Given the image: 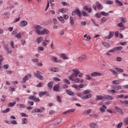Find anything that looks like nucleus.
<instances>
[{
	"mask_svg": "<svg viewBox=\"0 0 128 128\" xmlns=\"http://www.w3.org/2000/svg\"><path fill=\"white\" fill-rule=\"evenodd\" d=\"M46 96H50V94L48 92H40L38 93V95L40 98H42V96H46Z\"/></svg>",
	"mask_w": 128,
	"mask_h": 128,
	"instance_id": "obj_8",
	"label": "nucleus"
},
{
	"mask_svg": "<svg viewBox=\"0 0 128 128\" xmlns=\"http://www.w3.org/2000/svg\"><path fill=\"white\" fill-rule=\"evenodd\" d=\"M114 36V32H109L108 36L106 37V40H110Z\"/></svg>",
	"mask_w": 128,
	"mask_h": 128,
	"instance_id": "obj_10",
	"label": "nucleus"
},
{
	"mask_svg": "<svg viewBox=\"0 0 128 128\" xmlns=\"http://www.w3.org/2000/svg\"><path fill=\"white\" fill-rule=\"evenodd\" d=\"M104 100H114V98L112 96H110V95H105L104 96Z\"/></svg>",
	"mask_w": 128,
	"mask_h": 128,
	"instance_id": "obj_13",
	"label": "nucleus"
},
{
	"mask_svg": "<svg viewBox=\"0 0 128 128\" xmlns=\"http://www.w3.org/2000/svg\"><path fill=\"white\" fill-rule=\"evenodd\" d=\"M85 94H84V92L82 93H77L76 96H79V98H81L82 100H84V96Z\"/></svg>",
	"mask_w": 128,
	"mask_h": 128,
	"instance_id": "obj_19",
	"label": "nucleus"
},
{
	"mask_svg": "<svg viewBox=\"0 0 128 128\" xmlns=\"http://www.w3.org/2000/svg\"><path fill=\"white\" fill-rule=\"evenodd\" d=\"M84 10H86V11L88 12H92V8L86 6L84 7Z\"/></svg>",
	"mask_w": 128,
	"mask_h": 128,
	"instance_id": "obj_22",
	"label": "nucleus"
},
{
	"mask_svg": "<svg viewBox=\"0 0 128 128\" xmlns=\"http://www.w3.org/2000/svg\"><path fill=\"white\" fill-rule=\"evenodd\" d=\"M34 28L38 36H42L44 34H48L50 31L46 28L42 29V26L40 25L36 24L34 26Z\"/></svg>",
	"mask_w": 128,
	"mask_h": 128,
	"instance_id": "obj_1",
	"label": "nucleus"
},
{
	"mask_svg": "<svg viewBox=\"0 0 128 128\" xmlns=\"http://www.w3.org/2000/svg\"><path fill=\"white\" fill-rule=\"evenodd\" d=\"M73 73L71 76H70L68 78H76L78 74L80 73V72L77 68L73 69L72 70Z\"/></svg>",
	"mask_w": 128,
	"mask_h": 128,
	"instance_id": "obj_2",
	"label": "nucleus"
},
{
	"mask_svg": "<svg viewBox=\"0 0 128 128\" xmlns=\"http://www.w3.org/2000/svg\"><path fill=\"white\" fill-rule=\"evenodd\" d=\"M64 81L65 84H70V82L68 79H64Z\"/></svg>",
	"mask_w": 128,
	"mask_h": 128,
	"instance_id": "obj_57",
	"label": "nucleus"
},
{
	"mask_svg": "<svg viewBox=\"0 0 128 128\" xmlns=\"http://www.w3.org/2000/svg\"><path fill=\"white\" fill-rule=\"evenodd\" d=\"M75 110L74 109H70L69 110H68L66 112H64L62 113V114H70V112H75Z\"/></svg>",
	"mask_w": 128,
	"mask_h": 128,
	"instance_id": "obj_15",
	"label": "nucleus"
},
{
	"mask_svg": "<svg viewBox=\"0 0 128 128\" xmlns=\"http://www.w3.org/2000/svg\"><path fill=\"white\" fill-rule=\"evenodd\" d=\"M115 2H116V6H124V4H122V2H120L118 0H116Z\"/></svg>",
	"mask_w": 128,
	"mask_h": 128,
	"instance_id": "obj_20",
	"label": "nucleus"
},
{
	"mask_svg": "<svg viewBox=\"0 0 128 128\" xmlns=\"http://www.w3.org/2000/svg\"><path fill=\"white\" fill-rule=\"evenodd\" d=\"M76 77H68V80L72 82H74L76 84L80 82V78H75Z\"/></svg>",
	"mask_w": 128,
	"mask_h": 128,
	"instance_id": "obj_7",
	"label": "nucleus"
},
{
	"mask_svg": "<svg viewBox=\"0 0 128 128\" xmlns=\"http://www.w3.org/2000/svg\"><path fill=\"white\" fill-rule=\"evenodd\" d=\"M106 4H114V2L112 0H106Z\"/></svg>",
	"mask_w": 128,
	"mask_h": 128,
	"instance_id": "obj_56",
	"label": "nucleus"
},
{
	"mask_svg": "<svg viewBox=\"0 0 128 128\" xmlns=\"http://www.w3.org/2000/svg\"><path fill=\"white\" fill-rule=\"evenodd\" d=\"M16 102H10L8 104V106H10V108H12V106H16Z\"/></svg>",
	"mask_w": 128,
	"mask_h": 128,
	"instance_id": "obj_32",
	"label": "nucleus"
},
{
	"mask_svg": "<svg viewBox=\"0 0 128 128\" xmlns=\"http://www.w3.org/2000/svg\"><path fill=\"white\" fill-rule=\"evenodd\" d=\"M36 42H37L38 44H40V42H42V37L40 36V37L36 39Z\"/></svg>",
	"mask_w": 128,
	"mask_h": 128,
	"instance_id": "obj_38",
	"label": "nucleus"
},
{
	"mask_svg": "<svg viewBox=\"0 0 128 128\" xmlns=\"http://www.w3.org/2000/svg\"><path fill=\"white\" fill-rule=\"evenodd\" d=\"M96 4L97 6V8H98V10H102V6L100 3V2H98V1L96 2Z\"/></svg>",
	"mask_w": 128,
	"mask_h": 128,
	"instance_id": "obj_17",
	"label": "nucleus"
},
{
	"mask_svg": "<svg viewBox=\"0 0 128 128\" xmlns=\"http://www.w3.org/2000/svg\"><path fill=\"white\" fill-rule=\"evenodd\" d=\"M60 56L62 58V60H68V55L62 54H60Z\"/></svg>",
	"mask_w": 128,
	"mask_h": 128,
	"instance_id": "obj_16",
	"label": "nucleus"
},
{
	"mask_svg": "<svg viewBox=\"0 0 128 128\" xmlns=\"http://www.w3.org/2000/svg\"><path fill=\"white\" fill-rule=\"evenodd\" d=\"M26 80H28V76H26L22 79V84H26Z\"/></svg>",
	"mask_w": 128,
	"mask_h": 128,
	"instance_id": "obj_27",
	"label": "nucleus"
},
{
	"mask_svg": "<svg viewBox=\"0 0 128 128\" xmlns=\"http://www.w3.org/2000/svg\"><path fill=\"white\" fill-rule=\"evenodd\" d=\"M108 92L110 94H116V90H108Z\"/></svg>",
	"mask_w": 128,
	"mask_h": 128,
	"instance_id": "obj_60",
	"label": "nucleus"
},
{
	"mask_svg": "<svg viewBox=\"0 0 128 128\" xmlns=\"http://www.w3.org/2000/svg\"><path fill=\"white\" fill-rule=\"evenodd\" d=\"M61 4H62V6H70V4L68 3L64 2H62Z\"/></svg>",
	"mask_w": 128,
	"mask_h": 128,
	"instance_id": "obj_62",
	"label": "nucleus"
},
{
	"mask_svg": "<svg viewBox=\"0 0 128 128\" xmlns=\"http://www.w3.org/2000/svg\"><path fill=\"white\" fill-rule=\"evenodd\" d=\"M76 14L80 18L82 16V12L80 10V9H76L75 10Z\"/></svg>",
	"mask_w": 128,
	"mask_h": 128,
	"instance_id": "obj_28",
	"label": "nucleus"
},
{
	"mask_svg": "<svg viewBox=\"0 0 128 128\" xmlns=\"http://www.w3.org/2000/svg\"><path fill=\"white\" fill-rule=\"evenodd\" d=\"M28 98L29 100H32L34 102H40V98L36 97V96H31L28 97Z\"/></svg>",
	"mask_w": 128,
	"mask_h": 128,
	"instance_id": "obj_5",
	"label": "nucleus"
},
{
	"mask_svg": "<svg viewBox=\"0 0 128 128\" xmlns=\"http://www.w3.org/2000/svg\"><path fill=\"white\" fill-rule=\"evenodd\" d=\"M32 114H36V112H42V110L38 108H34L32 111Z\"/></svg>",
	"mask_w": 128,
	"mask_h": 128,
	"instance_id": "obj_11",
	"label": "nucleus"
},
{
	"mask_svg": "<svg viewBox=\"0 0 128 128\" xmlns=\"http://www.w3.org/2000/svg\"><path fill=\"white\" fill-rule=\"evenodd\" d=\"M86 60V56L84 54L82 55L78 58V62H84Z\"/></svg>",
	"mask_w": 128,
	"mask_h": 128,
	"instance_id": "obj_6",
	"label": "nucleus"
},
{
	"mask_svg": "<svg viewBox=\"0 0 128 128\" xmlns=\"http://www.w3.org/2000/svg\"><path fill=\"white\" fill-rule=\"evenodd\" d=\"M123 122L125 126H128V117L124 118Z\"/></svg>",
	"mask_w": 128,
	"mask_h": 128,
	"instance_id": "obj_34",
	"label": "nucleus"
},
{
	"mask_svg": "<svg viewBox=\"0 0 128 128\" xmlns=\"http://www.w3.org/2000/svg\"><path fill=\"white\" fill-rule=\"evenodd\" d=\"M122 126V122H120L117 124V128H120Z\"/></svg>",
	"mask_w": 128,
	"mask_h": 128,
	"instance_id": "obj_64",
	"label": "nucleus"
},
{
	"mask_svg": "<svg viewBox=\"0 0 128 128\" xmlns=\"http://www.w3.org/2000/svg\"><path fill=\"white\" fill-rule=\"evenodd\" d=\"M90 92H92V91H90V90H84V92H83V94H90Z\"/></svg>",
	"mask_w": 128,
	"mask_h": 128,
	"instance_id": "obj_37",
	"label": "nucleus"
},
{
	"mask_svg": "<svg viewBox=\"0 0 128 128\" xmlns=\"http://www.w3.org/2000/svg\"><path fill=\"white\" fill-rule=\"evenodd\" d=\"M92 94H86V95H85L84 100H88V98H92Z\"/></svg>",
	"mask_w": 128,
	"mask_h": 128,
	"instance_id": "obj_25",
	"label": "nucleus"
},
{
	"mask_svg": "<svg viewBox=\"0 0 128 128\" xmlns=\"http://www.w3.org/2000/svg\"><path fill=\"white\" fill-rule=\"evenodd\" d=\"M38 50L39 52H42L44 50V46H40L38 48Z\"/></svg>",
	"mask_w": 128,
	"mask_h": 128,
	"instance_id": "obj_54",
	"label": "nucleus"
},
{
	"mask_svg": "<svg viewBox=\"0 0 128 128\" xmlns=\"http://www.w3.org/2000/svg\"><path fill=\"white\" fill-rule=\"evenodd\" d=\"M10 110V108H7L6 110H2V114H6V112H8Z\"/></svg>",
	"mask_w": 128,
	"mask_h": 128,
	"instance_id": "obj_51",
	"label": "nucleus"
},
{
	"mask_svg": "<svg viewBox=\"0 0 128 128\" xmlns=\"http://www.w3.org/2000/svg\"><path fill=\"white\" fill-rule=\"evenodd\" d=\"M53 88L56 92H58L60 88V86L58 84H56L54 87Z\"/></svg>",
	"mask_w": 128,
	"mask_h": 128,
	"instance_id": "obj_43",
	"label": "nucleus"
},
{
	"mask_svg": "<svg viewBox=\"0 0 128 128\" xmlns=\"http://www.w3.org/2000/svg\"><path fill=\"white\" fill-rule=\"evenodd\" d=\"M28 24V22L26 20H22L20 22V26H26Z\"/></svg>",
	"mask_w": 128,
	"mask_h": 128,
	"instance_id": "obj_18",
	"label": "nucleus"
},
{
	"mask_svg": "<svg viewBox=\"0 0 128 128\" xmlns=\"http://www.w3.org/2000/svg\"><path fill=\"white\" fill-rule=\"evenodd\" d=\"M90 126L92 128H94L96 126V123H91L90 124Z\"/></svg>",
	"mask_w": 128,
	"mask_h": 128,
	"instance_id": "obj_50",
	"label": "nucleus"
},
{
	"mask_svg": "<svg viewBox=\"0 0 128 128\" xmlns=\"http://www.w3.org/2000/svg\"><path fill=\"white\" fill-rule=\"evenodd\" d=\"M115 50L116 51L122 50V46L115 47Z\"/></svg>",
	"mask_w": 128,
	"mask_h": 128,
	"instance_id": "obj_52",
	"label": "nucleus"
},
{
	"mask_svg": "<svg viewBox=\"0 0 128 128\" xmlns=\"http://www.w3.org/2000/svg\"><path fill=\"white\" fill-rule=\"evenodd\" d=\"M20 108H26V106L24 105V104H20Z\"/></svg>",
	"mask_w": 128,
	"mask_h": 128,
	"instance_id": "obj_61",
	"label": "nucleus"
},
{
	"mask_svg": "<svg viewBox=\"0 0 128 128\" xmlns=\"http://www.w3.org/2000/svg\"><path fill=\"white\" fill-rule=\"evenodd\" d=\"M22 124H26L28 122V119L26 118H22Z\"/></svg>",
	"mask_w": 128,
	"mask_h": 128,
	"instance_id": "obj_41",
	"label": "nucleus"
},
{
	"mask_svg": "<svg viewBox=\"0 0 128 128\" xmlns=\"http://www.w3.org/2000/svg\"><path fill=\"white\" fill-rule=\"evenodd\" d=\"M96 100H104V96H102V95H97L96 98Z\"/></svg>",
	"mask_w": 128,
	"mask_h": 128,
	"instance_id": "obj_12",
	"label": "nucleus"
},
{
	"mask_svg": "<svg viewBox=\"0 0 128 128\" xmlns=\"http://www.w3.org/2000/svg\"><path fill=\"white\" fill-rule=\"evenodd\" d=\"M117 26H118V28H124V23H122V22H121L117 24Z\"/></svg>",
	"mask_w": 128,
	"mask_h": 128,
	"instance_id": "obj_42",
	"label": "nucleus"
},
{
	"mask_svg": "<svg viewBox=\"0 0 128 128\" xmlns=\"http://www.w3.org/2000/svg\"><path fill=\"white\" fill-rule=\"evenodd\" d=\"M113 88H114V90H118L122 89V87L120 85H114L113 86Z\"/></svg>",
	"mask_w": 128,
	"mask_h": 128,
	"instance_id": "obj_24",
	"label": "nucleus"
},
{
	"mask_svg": "<svg viewBox=\"0 0 128 128\" xmlns=\"http://www.w3.org/2000/svg\"><path fill=\"white\" fill-rule=\"evenodd\" d=\"M102 76V74L98 72H92L90 74V76L92 78H94L95 76Z\"/></svg>",
	"mask_w": 128,
	"mask_h": 128,
	"instance_id": "obj_4",
	"label": "nucleus"
},
{
	"mask_svg": "<svg viewBox=\"0 0 128 128\" xmlns=\"http://www.w3.org/2000/svg\"><path fill=\"white\" fill-rule=\"evenodd\" d=\"M52 72H58V68H54L52 69H51Z\"/></svg>",
	"mask_w": 128,
	"mask_h": 128,
	"instance_id": "obj_48",
	"label": "nucleus"
},
{
	"mask_svg": "<svg viewBox=\"0 0 128 128\" xmlns=\"http://www.w3.org/2000/svg\"><path fill=\"white\" fill-rule=\"evenodd\" d=\"M120 102H121V104H128V100H126L124 101H122V100H120Z\"/></svg>",
	"mask_w": 128,
	"mask_h": 128,
	"instance_id": "obj_44",
	"label": "nucleus"
},
{
	"mask_svg": "<svg viewBox=\"0 0 128 128\" xmlns=\"http://www.w3.org/2000/svg\"><path fill=\"white\" fill-rule=\"evenodd\" d=\"M108 18H106L103 17L100 20L101 24H104V22H106Z\"/></svg>",
	"mask_w": 128,
	"mask_h": 128,
	"instance_id": "obj_36",
	"label": "nucleus"
},
{
	"mask_svg": "<svg viewBox=\"0 0 128 128\" xmlns=\"http://www.w3.org/2000/svg\"><path fill=\"white\" fill-rule=\"evenodd\" d=\"M121 20V22H122V24H126V22H128V20H126V18H120Z\"/></svg>",
	"mask_w": 128,
	"mask_h": 128,
	"instance_id": "obj_33",
	"label": "nucleus"
},
{
	"mask_svg": "<svg viewBox=\"0 0 128 128\" xmlns=\"http://www.w3.org/2000/svg\"><path fill=\"white\" fill-rule=\"evenodd\" d=\"M48 86L50 88H52V82H49L48 84Z\"/></svg>",
	"mask_w": 128,
	"mask_h": 128,
	"instance_id": "obj_53",
	"label": "nucleus"
},
{
	"mask_svg": "<svg viewBox=\"0 0 128 128\" xmlns=\"http://www.w3.org/2000/svg\"><path fill=\"white\" fill-rule=\"evenodd\" d=\"M52 62H58V57L53 56L52 58Z\"/></svg>",
	"mask_w": 128,
	"mask_h": 128,
	"instance_id": "obj_31",
	"label": "nucleus"
},
{
	"mask_svg": "<svg viewBox=\"0 0 128 128\" xmlns=\"http://www.w3.org/2000/svg\"><path fill=\"white\" fill-rule=\"evenodd\" d=\"M66 92H67V94H68L69 96H76V94H74V92L70 91V90H66Z\"/></svg>",
	"mask_w": 128,
	"mask_h": 128,
	"instance_id": "obj_26",
	"label": "nucleus"
},
{
	"mask_svg": "<svg viewBox=\"0 0 128 128\" xmlns=\"http://www.w3.org/2000/svg\"><path fill=\"white\" fill-rule=\"evenodd\" d=\"M58 20L62 22V24H64V18L62 16L58 17Z\"/></svg>",
	"mask_w": 128,
	"mask_h": 128,
	"instance_id": "obj_35",
	"label": "nucleus"
},
{
	"mask_svg": "<svg viewBox=\"0 0 128 128\" xmlns=\"http://www.w3.org/2000/svg\"><path fill=\"white\" fill-rule=\"evenodd\" d=\"M52 21L53 22L54 24H58V20H56V18H53Z\"/></svg>",
	"mask_w": 128,
	"mask_h": 128,
	"instance_id": "obj_59",
	"label": "nucleus"
},
{
	"mask_svg": "<svg viewBox=\"0 0 128 128\" xmlns=\"http://www.w3.org/2000/svg\"><path fill=\"white\" fill-rule=\"evenodd\" d=\"M15 38H22V35L20 34V33H18L15 36Z\"/></svg>",
	"mask_w": 128,
	"mask_h": 128,
	"instance_id": "obj_55",
	"label": "nucleus"
},
{
	"mask_svg": "<svg viewBox=\"0 0 128 128\" xmlns=\"http://www.w3.org/2000/svg\"><path fill=\"white\" fill-rule=\"evenodd\" d=\"M4 48L8 54H12V50L8 48L7 46L5 47Z\"/></svg>",
	"mask_w": 128,
	"mask_h": 128,
	"instance_id": "obj_47",
	"label": "nucleus"
},
{
	"mask_svg": "<svg viewBox=\"0 0 128 128\" xmlns=\"http://www.w3.org/2000/svg\"><path fill=\"white\" fill-rule=\"evenodd\" d=\"M116 52V48H114L112 49V50H109V52L114 53V52Z\"/></svg>",
	"mask_w": 128,
	"mask_h": 128,
	"instance_id": "obj_63",
	"label": "nucleus"
},
{
	"mask_svg": "<svg viewBox=\"0 0 128 128\" xmlns=\"http://www.w3.org/2000/svg\"><path fill=\"white\" fill-rule=\"evenodd\" d=\"M86 78L87 80H92L90 75H86Z\"/></svg>",
	"mask_w": 128,
	"mask_h": 128,
	"instance_id": "obj_45",
	"label": "nucleus"
},
{
	"mask_svg": "<svg viewBox=\"0 0 128 128\" xmlns=\"http://www.w3.org/2000/svg\"><path fill=\"white\" fill-rule=\"evenodd\" d=\"M34 74L36 78H37L39 80H44V76L41 75L42 72H40V71H36V72L34 73Z\"/></svg>",
	"mask_w": 128,
	"mask_h": 128,
	"instance_id": "obj_3",
	"label": "nucleus"
},
{
	"mask_svg": "<svg viewBox=\"0 0 128 128\" xmlns=\"http://www.w3.org/2000/svg\"><path fill=\"white\" fill-rule=\"evenodd\" d=\"M115 109L117 110L118 112H122V109L118 108V106H115Z\"/></svg>",
	"mask_w": 128,
	"mask_h": 128,
	"instance_id": "obj_46",
	"label": "nucleus"
},
{
	"mask_svg": "<svg viewBox=\"0 0 128 128\" xmlns=\"http://www.w3.org/2000/svg\"><path fill=\"white\" fill-rule=\"evenodd\" d=\"M56 100L58 102H62V96H57Z\"/></svg>",
	"mask_w": 128,
	"mask_h": 128,
	"instance_id": "obj_49",
	"label": "nucleus"
},
{
	"mask_svg": "<svg viewBox=\"0 0 128 128\" xmlns=\"http://www.w3.org/2000/svg\"><path fill=\"white\" fill-rule=\"evenodd\" d=\"M44 24L46 26H50L52 24V19H49L46 21L44 22Z\"/></svg>",
	"mask_w": 128,
	"mask_h": 128,
	"instance_id": "obj_14",
	"label": "nucleus"
},
{
	"mask_svg": "<svg viewBox=\"0 0 128 128\" xmlns=\"http://www.w3.org/2000/svg\"><path fill=\"white\" fill-rule=\"evenodd\" d=\"M115 70L118 72H124V70L120 68H115Z\"/></svg>",
	"mask_w": 128,
	"mask_h": 128,
	"instance_id": "obj_39",
	"label": "nucleus"
},
{
	"mask_svg": "<svg viewBox=\"0 0 128 128\" xmlns=\"http://www.w3.org/2000/svg\"><path fill=\"white\" fill-rule=\"evenodd\" d=\"M70 26H74V18L70 16Z\"/></svg>",
	"mask_w": 128,
	"mask_h": 128,
	"instance_id": "obj_30",
	"label": "nucleus"
},
{
	"mask_svg": "<svg viewBox=\"0 0 128 128\" xmlns=\"http://www.w3.org/2000/svg\"><path fill=\"white\" fill-rule=\"evenodd\" d=\"M90 112H92V110L89 109L88 110L85 111L84 114H90Z\"/></svg>",
	"mask_w": 128,
	"mask_h": 128,
	"instance_id": "obj_58",
	"label": "nucleus"
},
{
	"mask_svg": "<svg viewBox=\"0 0 128 128\" xmlns=\"http://www.w3.org/2000/svg\"><path fill=\"white\" fill-rule=\"evenodd\" d=\"M102 108H100V110L102 112H106V106L105 105H102Z\"/></svg>",
	"mask_w": 128,
	"mask_h": 128,
	"instance_id": "obj_23",
	"label": "nucleus"
},
{
	"mask_svg": "<svg viewBox=\"0 0 128 128\" xmlns=\"http://www.w3.org/2000/svg\"><path fill=\"white\" fill-rule=\"evenodd\" d=\"M62 118H57L54 121V124H55V126H57V124H60L62 122Z\"/></svg>",
	"mask_w": 128,
	"mask_h": 128,
	"instance_id": "obj_9",
	"label": "nucleus"
},
{
	"mask_svg": "<svg viewBox=\"0 0 128 128\" xmlns=\"http://www.w3.org/2000/svg\"><path fill=\"white\" fill-rule=\"evenodd\" d=\"M102 44L105 46L106 48H110V44L106 42H102Z\"/></svg>",
	"mask_w": 128,
	"mask_h": 128,
	"instance_id": "obj_29",
	"label": "nucleus"
},
{
	"mask_svg": "<svg viewBox=\"0 0 128 128\" xmlns=\"http://www.w3.org/2000/svg\"><path fill=\"white\" fill-rule=\"evenodd\" d=\"M101 14L102 16H110V14L108 13H106L104 12H102Z\"/></svg>",
	"mask_w": 128,
	"mask_h": 128,
	"instance_id": "obj_40",
	"label": "nucleus"
},
{
	"mask_svg": "<svg viewBox=\"0 0 128 128\" xmlns=\"http://www.w3.org/2000/svg\"><path fill=\"white\" fill-rule=\"evenodd\" d=\"M122 82V80H114L112 82V84H120Z\"/></svg>",
	"mask_w": 128,
	"mask_h": 128,
	"instance_id": "obj_21",
	"label": "nucleus"
}]
</instances>
